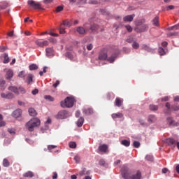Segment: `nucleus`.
<instances>
[{
  "label": "nucleus",
  "mask_w": 179,
  "mask_h": 179,
  "mask_svg": "<svg viewBox=\"0 0 179 179\" xmlns=\"http://www.w3.org/2000/svg\"><path fill=\"white\" fill-rule=\"evenodd\" d=\"M122 176L124 179H141L142 178V173L140 171H137L136 173L131 176V173L128 168L124 166L122 168Z\"/></svg>",
  "instance_id": "f257e3e1"
},
{
  "label": "nucleus",
  "mask_w": 179,
  "mask_h": 179,
  "mask_svg": "<svg viewBox=\"0 0 179 179\" xmlns=\"http://www.w3.org/2000/svg\"><path fill=\"white\" fill-rule=\"evenodd\" d=\"M146 23V20L141 19L138 20L135 22L136 27H134V31L136 33H143V31H146L149 29V26L145 24Z\"/></svg>",
  "instance_id": "f03ea898"
},
{
  "label": "nucleus",
  "mask_w": 179,
  "mask_h": 179,
  "mask_svg": "<svg viewBox=\"0 0 179 179\" xmlns=\"http://www.w3.org/2000/svg\"><path fill=\"white\" fill-rule=\"evenodd\" d=\"M40 124H41L40 119L37 117H34L31 119L28 122H27L26 128L30 132H33V131H34V129L36 127H39Z\"/></svg>",
  "instance_id": "7ed1b4c3"
},
{
  "label": "nucleus",
  "mask_w": 179,
  "mask_h": 179,
  "mask_svg": "<svg viewBox=\"0 0 179 179\" xmlns=\"http://www.w3.org/2000/svg\"><path fill=\"white\" fill-rule=\"evenodd\" d=\"M75 103V99L72 97H66L64 100V101H61V107H63L65 108V107H67V108H71V107H73V104Z\"/></svg>",
  "instance_id": "20e7f679"
},
{
  "label": "nucleus",
  "mask_w": 179,
  "mask_h": 179,
  "mask_svg": "<svg viewBox=\"0 0 179 179\" xmlns=\"http://www.w3.org/2000/svg\"><path fill=\"white\" fill-rule=\"evenodd\" d=\"M27 5L29 8H32V9H39L41 10H44V8L41 7V3L34 0H28Z\"/></svg>",
  "instance_id": "39448f33"
},
{
  "label": "nucleus",
  "mask_w": 179,
  "mask_h": 179,
  "mask_svg": "<svg viewBox=\"0 0 179 179\" xmlns=\"http://www.w3.org/2000/svg\"><path fill=\"white\" fill-rule=\"evenodd\" d=\"M67 117L68 112H66V110H60L57 115V118H58L59 120H64V118Z\"/></svg>",
  "instance_id": "423d86ee"
},
{
  "label": "nucleus",
  "mask_w": 179,
  "mask_h": 179,
  "mask_svg": "<svg viewBox=\"0 0 179 179\" xmlns=\"http://www.w3.org/2000/svg\"><path fill=\"white\" fill-rule=\"evenodd\" d=\"M35 44L38 45V47H47L50 44V42L48 41L36 40Z\"/></svg>",
  "instance_id": "0eeeda50"
},
{
  "label": "nucleus",
  "mask_w": 179,
  "mask_h": 179,
  "mask_svg": "<svg viewBox=\"0 0 179 179\" xmlns=\"http://www.w3.org/2000/svg\"><path fill=\"white\" fill-rule=\"evenodd\" d=\"M108 55H107V52L102 50L99 52L98 59L99 61H106L107 59Z\"/></svg>",
  "instance_id": "6e6552de"
},
{
  "label": "nucleus",
  "mask_w": 179,
  "mask_h": 179,
  "mask_svg": "<svg viewBox=\"0 0 179 179\" xmlns=\"http://www.w3.org/2000/svg\"><path fill=\"white\" fill-rule=\"evenodd\" d=\"M166 142L168 146H170L171 148H176V146L177 142L176 141V140H174V138H167Z\"/></svg>",
  "instance_id": "1a4fd4ad"
},
{
  "label": "nucleus",
  "mask_w": 179,
  "mask_h": 179,
  "mask_svg": "<svg viewBox=\"0 0 179 179\" xmlns=\"http://www.w3.org/2000/svg\"><path fill=\"white\" fill-rule=\"evenodd\" d=\"M6 73V79L8 80H10L12 78H13V71L12 69H5Z\"/></svg>",
  "instance_id": "9d476101"
},
{
  "label": "nucleus",
  "mask_w": 179,
  "mask_h": 179,
  "mask_svg": "<svg viewBox=\"0 0 179 179\" xmlns=\"http://www.w3.org/2000/svg\"><path fill=\"white\" fill-rule=\"evenodd\" d=\"M1 97L2 99H13V97H15V95L13 93H8V94L1 93Z\"/></svg>",
  "instance_id": "9b49d317"
},
{
  "label": "nucleus",
  "mask_w": 179,
  "mask_h": 179,
  "mask_svg": "<svg viewBox=\"0 0 179 179\" xmlns=\"http://www.w3.org/2000/svg\"><path fill=\"white\" fill-rule=\"evenodd\" d=\"M124 103V99L120 98V97H117L115 99V105L117 106V107H121V106H122V103Z\"/></svg>",
  "instance_id": "f8f14e48"
},
{
  "label": "nucleus",
  "mask_w": 179,
  "mask_h": 179,
  "mask_svg": "<svg viewBox=\"0 0 179 179\" xmlns=\"http://www.w3.org/2000/svg\"><path fill=\"white\" fill-rule=\"evenodd\" d=\"M45 52L48 57H54V49L52 48H47Z\"/></svg>",
  "instance_id": "ddd939ff"
},
{
  "label": "nucleus",
  "mask_w": 179,
  "mask_h": 179,
  "mask_svg": "<svg viewBox=\"0 0 179 179\" xmlns=\"http://www.w3.org/2000/svg\"><path fill=\"white\" fill-rule=\"evenodd\" d=\"M134 17H135V14L126 15L123 17L124 22H132L134 20Z\"/></svg>",
  "instance_id": "4468645a"
},
{
  "label": "nucleus",
  "mask_w": 179,
  "mask_h": 179,
  "mask_svg": "<svg viewBox=\"0 0 179 179\" xmlns=\"http://www.w3.org/2000/svg\"><path fill=\"white\" fill-rule=\"evenodd\" d=\"M22 109H17L13 113V117L15 118H19L22 115Z\"/></svg>",
  "instance_id": "2eb2a0df"
},
{
  "label": "nucleus",
  "mask_w": 179,
  "mask_h": 179,
  "mask_svg": "<svg viewBox=\"0 0 179 179\" xmlns=\"http://www.w3.org/2000/svg\"><path fill=\"white\" fill-rule=\"evenodd\" d=\"M83 114L85 115H90V114H93V109L92 108H87L83 109Z\"/></svg>",
  "instance_id": "dca6fc26"
},
{
  "label": "nucleus",
  "mask_w": 179,
  "mask_h": 179,
  "mask_svg": "<svg viewBox=\"0 0 179 179\" xmlns=\"http://www.w3.org/2000/svg\"><path fill=\"white\" fill-rule=\"evenodd\" d=\"M8 90L15 93V94L19 95V88L15 86H10Z\"/></svg>",
  "instance_id": "f3484780"
},
{
  "label": "nucleus",
  "mask_w": 179,
  "mask_h": 179,
  "mask_svg": "<svg viewBox=\"0 0 179 179\" xmlns=\"http://www.w3.org/2000/svg\"><path fill=\"white\" fill-rule=\"evenodd\" d=\"M108 149V145L106 144H103L99 147V150H100V152H103V153H106Z\"/></svg>",
  "instance_id": "a211bd4d"
},
{
  "label": "nucleus",
  "mask_w": 179,
  "mask_h": 179,
  "mask_svg": "<svg viewBox=\"0 0 179 179\" xmlns=\"http://www.w3.org/2000/svg\"><path fill=\"white\" fill-rule=\"evenodd\" d=\"M111 117L113 120H116V118H122L124 115L122 113H117L112 114Z\"/></svg>",
  "instance_id": "6ab92c4d"
},
{
  "label": "nucleus",
  "mask_w": 179,
  "mask_h": 179,
  "mask_svg": "<svg viewBox=\"0 0 179 179\" xmlns=\"http://www.w3.org/2000/svg\"><path fill=\"white\" fill-rule=\"evenodd\" d=\"M76 31L78 32V34H85L86 29H85L83 27H78L76 29Z\"/></svg>",
  "instance_id": "aec40b11"
},
{
  "label": "nucleus",
  "mask_w": 179,
  "mask_h": 179,
  "mask_svg": "<svg viewBox=\"0 0 179 179\" xmlns=\"http://www.w3.org/2000/svg\"><path fill=\"white\" fill-rule=\"evenodd\" d=\"M84 122H85V119L83 118V117H80L78 120V121H77V122H76L77 127H82V126L83 125V123H84Z\"/></svg>",
  "instance_id": "412c9836"
},
{
  "label": "nucleus",
  "mask_w": 179,
  "mask_h": 179,
  "mask_svg": "<svg viewBox=\"0 0 179 179\" xmlns=\"http://www.w3.org/2000/svg\"><path fill=\"white\" fill-rule=\"evenodd\" d=\"M23 177L32 178V177H34V173L31 171H27L23 175Z\"/></svg>",
  "instance_id": "4be33fe9"
},
{
  "label": "nucleus",
  "mask_w": 179,
  "mask_h": 179,
  "mask_svg": "<svg viewBox=\"0 0 179 179\" xmlns=\"http://www.w3.org/2000/svg\"><path fill=\"white\" fill-rule=\"evenodd\" d=\"M29 114L31 115V117H36L37 115V112H36V110L33 108H30L29 109Z\"/></svg>",
  "instance_id": "5701e85b"
},
{
  "label": "nucleus",
  "mask_w": 179,
  "mask_h": 179,
  "mask_svg": "<svg viewBox=\"0 0 179 179\" xmlns=\"http://www.w3.org/2000/svg\"><path fill=\"white\" fill-rule=\"evenodd\" d=\"M157 119L156 118V116L153 115H150L148 117V122H150V124H152L153 122H156V120Z\"/></svg>",
  "instance_id": "b1692460"
},
{
  "label": "nucleus",
  "mask_w": 179,
  "mask_h": 179,
  "mask_svg": "<svg viewBox=\"0 0 179 179\" xmlns=\"http://www.w3.org/2000/svg\"><path fill=\"white\" fill-rule=\"evenodd\" d=\"M70 3H86V0H69Z\"/></svg>",
  "instance_id": "393cba45"
},
{
  "label": "nucleus",
  "mask_w": 179,
  "mask_h": 179,
  "mask_svg": "<svg viewBox=\"0 0 179 179\" xmlns=\"http://www.w3.org/2000/svg\"><path fill=\"white\" fill-rule=\"evenodd\" d=\"M99 163V165L102 166L103 167H105L106 169L108 168V164L106 162L104 159H100Z\"/></svg>",
  "instance_id": "a878e982"
},
{
  "label": "nucleus",
  "mask_w": 179,
  "mask_h": 179,
  "mask_svg": "<svg viewBox=\"0 0 179 179\" xmlns=\"http://www.w3.org/2000/svg\"><path fill=\"white\" fill-rule=\"evenodd\" d=\"M6 82L3 79L0 80V89L1 90H3L6 88V86H5Z\"/></svg>",
  "instance_id": "bb28decb"
},
{
  "label": "nucleus",
  "mask_w": 179,
  "mask_h": 179,
  "mask_svg": "<svg viewBox=\"0 0 179 179\" xmlns=\"http://www.w3.org/2000/svg\"><path fill=\"white\" fill-rule=\"evenodd\" d=\"M90 30H92V33L97 31L99 30V25L94 24L90 26Z\"/></svg>",
  "instance_id": "cd10ccee"
},
{
  "label": "nucleus",
  "mask_w": 179,
  "mask_h": 179,
  "mask_svg": "<svg viewBox=\"0 0 179 179\" xmlns=\"http://www.w3.org/2000/svg\"><path fill=\"white\" fill-rule=\"evenodd\" d=\"M29 71H36L38 69V66H37V64H32L29 65Z\"/></svg>",
  "instance_id": "c85d7f7f"
},
{
  "label": "nucleus",
  "mask_w": 179,
  "mask_h": 179,
  "mask_svg": "<svg viewBox=\"0 0 179 179\" xmlns=\"http://www.w3.org/2000/svg\"><path fill=\"white\" fill-rule=\"evenodd\" d=\"M55 148H57V145H50L48 146V150L51 153H55V151L52 150L53 149H55Z\"/></svg>",
  "instance_id": "c756f323"
},
{
  "label": "nucleus",
  "mask_w": 179,
  "mask_h": 179,
  "mask_svg": "<svg viewBox=\"0 0 179 179\" xmlns=\"http://www.w3.org/2000/svg\"><path fill=\"white\" fill-rule=\"evenodd\" d=\"M121 143L123 145V146L128 147L131 145V142L128 140H122L121 141Z\"/></svg>",
  "instance_id": "7c9ffc66"
},
{
  "label": "nucleus",
  "mask_w": 179,
  "mask_h": 179,
  "mask_svg": "<svg viewBox=\"0 0 179 179\" xmlns=\"http://www.w3.org/2000/svg\"><path fill=\"white\" fill-rule=\"evenodd\" d=\"M158 52L159 55H166V50H164V49L162 47L158 48Z\"/></svg>",
  "instance_id": "2f4dec72"
},
{
  "label": "nucleus",
  "mask_w": 179,
  "mask_h": 179,
  "mask_svg": "<svg viewBox=\"0 0 179 179\" xmlns=\"http://www.w3.org/2000/svg\"><path fill=\"white\" fill-rule=\"evenodd\" d=\"M152 24L154 26H159V17H155L152 20Z\"/></svg>",
  "instance_id": "473e14b6"
},
{
  "label": "nucleus",
  "mask_w": 179,
  "mask_h": 179,
  "mask_svg": "<svg viewBox=\"0 0 179 179\" xmlns=\"http://www.w3.org/2000/svg\"><path fill=\"white\" fill-rule=\"evenodd\" d=\"M4 60L3 64H8L9 62V56H8V54L5 53L3 55Z\"/></svg>",
  "instance_id": "72a5a7b5"
},
{
  "label": "nucleus",
  "mask_w": 179,
  "mask_h": 179,
  "mask_svg": "<svg viewBox=\"0 0 179 179\" xmlns=\"http://www.w3.org/2000/svg\"><path fill=\"white\" fill-rule=\"evenodd\" d=\"M27 83L30 84L33 82V74H29L27 78Z\"/></svg>",
  "instance_id": "f704fd0d"
},
{
  "label": "nucleus",
  "mask_w": 179,
  "mask_h": 179,
  "mask_svg": "<svg viewBox=\"0 0 179 179\" xmlns=\"http://www.w3.org/2000/svg\"><path fill=\"white\" fill-rule=\"evenodd\" d=\"M45 100H48L49 101H54V97L51 96L50 95H45L44 96Z\"/></svg>",
  "instance_id": "c9c22d12"
},
{
  "label": "nucleus",
  "mask_w": 179,
  "mask_h": 179,
  "mask_svg": "<svg viewBox=\"0 0 179 179\" xmlns=\"http://www.w3.org/2000/svg\"><path fill=\"white\" fill-rule=\"evenodd\" d=\"M167 122L169 125H174V120H173V117H168Z\"/></svg>",
  "instance_id": "e433bc0d"
},
{
  "label": "nucleus",
  "mask_w": 179,
  "mask_h": 179,
  "mask_svg": "<svg viewBox=\"0 0 179 179\" xmlns=\"http://www.w3.org/2000/svg\"><path fill=\"white\" fill-rule=\"evenodd\" d=\"M159 106H155V105H150V110H151V111H156L157 110H158Z\"/></svg>",
  "instance_id": "4c0bfd02"
},
{
  "label": "nucleus",
  "mask_w": 179,
  "mask_h": 179,
  "mask_svg": "<svg viewBox=\"0 0 179 179\" xmlns=\"http://www.w3.org/2000/svg\"><path fill=\"white\" fill-rule=\"evenodd\" d=\"M109 62H110V64H113V62H114V61H115V56L112 55L111 57H108L106 59Z\"/></svg>",
  "instance_id": "58836bf2"
},
{
  "label": "nucleus",
  "mask_w": 179,
  "mask_h": 179,
  "mask_svg": "<svg viewBox=\"0 0 179 179\" xmlns=\"http://www.w3.org/2000/svg\"><path fill=\"white\" fill-rule=\"evenodd\" d=\"M6 8H8V3L3 2L2 3H0V9H6Z\"/></svg>",
  "instance_id": "ea45409f"
},
{
  "label": "nucleus",
  "mask_w": 179,
  "mask_h": 179,
  "mask_svg": "<svg viewBox=\"0 0 179 179\" xmlns=\"http://www.w3.org/2000/svg\"><path fill=\"white\" fill-rule=\"evenodd\" d=\"M178 29H179V23L168 29V30H178Z\"/></svg>",
  "instance_id": "a19ab883"
},
{
  "label": "nucleus",
  "mask_w": 179,
  "mask_h": 179,
  "mask_svg": "<svg viewBox=\"0 0 179 179\" xmlns=\"http://www.w3.org/2000/svg\"><path fill=\"white\" fill-rule=\"evenodd\" d=\"M132 47L133 48H134V50H138V48H139V44L138 43V42L134 41L132 44Z\"/></svg>",
  "instance_id": "79ce46f5"
},
{
  "label": "nucleus",
  "mask_w": 179,
  "mask_h": 179,
  "mask_svg": "<svg viewBox=\"0 0 179 179\" xmlns=\"http://www.w3.org/2000/svg\"><path fill=\"white\" fill-rule=\"evenodd\" d=\"M9 161H8V159H4L3 161V166L4 167H9Z\"/></svg>",
  "instance_id": "37998d69"
},
{
  "label": "nucleus",
  "mask_w": 179,
  "mask_h": 179,
  "mask_svg": "<svg viewBox=\"0 0 179 179\" xmlns=\"http://www.w3.org/2000/svg\"><path fill=\"white\" fill-rule=\"evenodd\" d=\"M125 27L129 33H132V30H134V29L132 28V27H131V25L129 24L125 25Z\"/></svg>",
  "instance_id": "c03bdc74"
},
{
  "label": "nucleus",
  "mask_w": 179,
  "mask_h": 179,
  "mask_svg": "<svg viewBox=\"0 0 179 179\" xmlns=\"http://www.w3.org/2000/svg\"><path fill=\"white\" fill-rule=\"evenodd\" d=\"M69 148H71V149H75V148H76V142H70L69 143Z\"/></svg>",
  "instance_id": "a18cd8bd"
},
{
  "label": "nucleus",
  "mask_w": 179,
  "mask_h": 179,
  "mask_svg": "<svg viewBox=\"0 0 179 179\" xmlns=\"http://www.w3.org/2000/svg\"><path fill=\"white\" fill-rule=\"evenodd\" d=\"M63 26H66V27H71V22L68 20L63 21Z\"/></svg>",
  "instance_id": "49530a36"
},
{
  "label": "nucleus",
  "mask_w": 179,
  "mask_h": 179,
  "mask_svg": "<svg viewBox=\"0 0 179 179\" xmlns=\"http://www.w3.org/2000/svg\"><path fill=\"white\" fill-rule=\"evenodd\" d=\"M143 48L148 52H150L152 51V49H150V48H149V46H148L147 45H143Z\"/></svg>",
  "instance_id": "de8ad7c7"
},
{
  "label": "nucleus",
  "mask_w": 179,
  "mask_h": 179,
  "mask_svg": "<svg viewBox=\"0 0 179 179\" xmlns=\"http://www.w3.org/2000/svg\"><path fill=\"white\" fill-rule=\"evenodd\" d=\"M133 146H134V148H139V147L141 146V143H139V141H134V142L133 143Z\"/></svg>",
  "instance_id": "09e8293b"
},
{
  "label": "nucleus",
  "mask_w": 179,
  "mask_h": 179,
  "mask_svg": "<svg viewBox=\"0 0 179 179\" xmlns=\"http://www.w3.org/2000/svg\"><path fill=\"white\" fill-rule=\"evenodd\" d=\"M145 160H148V162H153V156H152V155H147L145 157Z\"/></svg>",
  "instance_id": "8fccbe9b"
},
{
  "label": "nucleus",
  "mask_w": 179,
  "mask_h": 179,
  "mask_svg": "<svg viewBox=\"0 0 179 179\" xmlns=\"http://www.w3.org/2000/svg\"><path fill=\"white\" fill-rule=\"evenodd\" d=\"M178 34L177 32H169L167 34L168 37H173V36H178Z\"/></svg>",
  "instance_id": "3c124183"
},
{
  "label": "nucleus",
  "mask_w": 179,
  "mask_h": 179,
  "mask_svg": "<svg viewBox=\"0 0 179 179\" xmlns=\"http://www.w3.org/2000/svg\"><path fill=\"white\" fill-rule=\"evenodd\" d=\"M20 92L22 93V94H24V93H26V90L22 87H20L18 88V92Z\"/></svg>",
  "instance_id": "603ef678"
},
{
  "label": "nucleus",
  "mask_w": 179,
  "mask_h": 179,
  "mask_svg": "<svg viewBox=\"0 0 179 179\" xmlns=\"http://www.w3.org/2000/svg\"><path fill=\"white\" fill-rule=\"evenodd\" d=\"M58 30H59L60 34H65V33H66V31H65V28L62 27L59 28Z\"/></svg>",
  "instance_id": "864d4df0"
},
{
  "label": "nucleus",
  "mask_w": 179,
  "mask_h": 179,
  "mask_svg": "<svg viewBox=\"0 0 179 179\" xmlns=\"http://www.w3.org/2000/svg\"><path fill=\"white\" fill-rule=\"evenodd\" d=\"M171 108L173 110V111H178L179 106L178 105H173L171 106Z\"/></svg>",
  "instance_id": "5fc2aeb1"
},
{
  "label": "nucleus",
  "mask_w": 179,
  "mask_h": 179,
  "mask_svg": "<svg viewBox=\"0 0 179 179\" xmlns=\"http://www.w3.org/2000/svg\"><path fill=\"white\" fill-rule=\"evenodd\" d=\"M62 10H64V7L62 6H59L56 8V12H62Z\"/></svg>",
  "instance_id": "6e6d98bb"
},
{
  "label": "nucleus",
  "mask_w": 179,
  "mask_h": 179,
  "mask_svg": "<svg viewBox=\"0 0 179 179\" xmlns=\"http://www.w3.org/2000/svg\"><path fill=\"white\" fill-rule=\"evenodd\" d=\"M127 43H134V37L130 36L126 40Z\"/></svg>",
  "instance_id": "4d7b16f0"
},
{
  "label": "nucleus",
  "mask_w": 179,
  "mask_h": 179,
  "mask_svg": "<svg viewBox=\"0 0 179 179\" xmlns=\"http://www.w3.org/2000/svg\"><path fill=\"white\" fill-rule=\"evenodd\" d=\"M74 160L76 163H80V157L76 155L74 157Z\"/></svg>",
  "instance_id": "13d9d810"
},
{
  "label": "nucleus",
  "mask_w": 179,
  "mask_h": 179,
  "mask_svg": "<svg viewBox=\"0 0 179 179\" xmlns=\"http://www.w3.org/2000/svg\"><path fill=\"white\" fill-rule=\"evenodd\" d=\"M66 57H67L70 59H73V56L72 55V54L71 52H67L66 54Z\"/></svg>",
  "instance_id": "bf43d9fd"
},
{
  "label": "nucleus",
  "mask_w": 179,
  "mask_h": 179,
  "mask_svg": "<svg viewBox=\"0 0 179 179\" xmlns=\"http://www.w3.org/2000/svg\"><path fill=\"white\" fill-rule=\"evenodd\" d=\"M87 50H88V51H92V50H93V45L92 44L87 45Z\"/></svg>",
  "instance_id": "052dcab7"
},
{
  "label": "nucleus",
  "mask_w": 179,
  "mask_h": 179,
  "mask_svg": "<svg viewBox=\"0 0 179 179\" xmlns=\"http://www.w3.org/2000/svg\"><path fill=\"white\" fill-rule=\"evenodd\" d=\"M25 75H24V71H21L18 74V77L19 78H24Z\"/></svg>",
  "instance_id": "680f3d73"
},
{
  "label": "nucleus",
  "mask_w": 179,
  "mask_h": 179,
  "mask_svg": "<svg viewBox=\"0 0 179 179\" xmlns=\"http://www.w3.org/2000/svg\"><path fill=\"white\" fill-rule=\"evenodd\" d=\"M174 6L171 5L166 7V10H173V9H174Z\"/></svg>",
  "instance_id": "e2e57ef3"
},
{
  "label": "nucleus",
  "mask_w": 179,
  "mask_h": 179,
  "mask_svg": "<svg viewBox=\"0 0 179 179\" xmlns=\"http://www.w3.org/2000/svg\"><path fill=\"white\" fill-rule=\"evenodd\" d=\"M32 94L36 95L38 94V89H35L31 92Z\"/></svg>",
  "instance_id": "0e129e2a"
},
{
  "label": "nucleus",
  "mask_w": 179,
  "mask_h": 179,
  "mask_svg": "<svg viewBox=\"0 0 179 179\" xmlns=\"http://www.w3.org/2000/svg\"><path fill=\"white\" fill-rule=\"evenodd\" d=\"M58 178V173L57 172L53 173L52 179H57Z\"/></svg>",
  "instance_id": "69168bd1"
},
{
  "label": "nucleus",
  "mask_w": 179,
  "mask_h": 179,
  "mask_svg": "<svg viewBox=\"0 0 179 179\" xmlns=\"http://www.w3.org/2000/svg\"><path fill=\"white\" fill-rule=\"evenodd\" d=\"M59 85V80H57L55 84H53V87L56 88Z\"/></svg>",
  "instance_id": "338daca9"
},
{
  "label": "nucleus",
  "mask_w": 179,
  "mask_h": 179,
  "mask_svg": "<svg viewBox=\"0 0 179 179\" xmlns=\"http://www.w3.org/2000/svg\"><path fill=\"white\" fill-rule=\"evenodd\" d=\"M161 101H169V96H164V98L161 99Z\"/></svg>",
  "instance_id": "774afa93"
}]
</instances>
